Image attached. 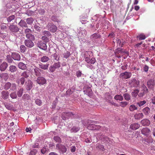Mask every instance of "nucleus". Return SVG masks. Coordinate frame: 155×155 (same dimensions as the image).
I'll list each match as a JSON object with an SVG mask.
<instances>
[{"label":"nucleus","mask_w":155,"mask_h":155,"mask_svg":"<svg viewBox=\"0 0 155 155\" xmlns=\"http://www.w3.org/2000/svg\"><path fill=\"white\" fill-rule=\"evenodd\" d=\"M91 54V52L90 51H86L84 54V58L85 61L89 64H94L95 62V59L94 58H91L90 54Z\"/></svg>","instance_id":"1"},{"label":"nucleus","mask_w":155,"mask_h":155,"mask_svg":"<svg viewBox=\"0 0 155 155\" xmlns=\"http://www.w3.org/2000/svg\"><path fill=\"white\" fill-rule=\"evenodd\" d=\"M10 32L14 35H15L19 30V28L16 25L11 24L8 26Z\"/></svg>","instance_id":"2"},{"label":"nucleus","mask_w":155,"mask_h":155,"mask_svg":"<svg viewBox=\"0 0 155 155\" xmlns=\"http://www.w3.org/2000/svg\"><path fill=\"white\" fill-rule=\"evenodd\" d=\"M61 67V63L58 62L55 63L53 65L50 66L49 68L50 72H54L56 69L58 70Z\"/></svg>","instance_id":"3"},{"label":"nucleus","mask_w":155,"mask_h":155,"mask_svg":"<svg viewBox=\"0 0 155 155\" xmlns=\"http://www.w3.org/2000/svg\"><path fill=\"white\" fill-rule=\"evenodd\" d=\"M56 148L59 150L62 153L66 152L67 151V148L65 146L60 144H57L56 145Z\"/></svg>","instance_id":"4"},{"label":"nucleus","mask_w":155,"mask_h":155,"mask_svg":"<svg viewBox=\"0 0 155 155\" xmlns=\"http://www.w3.org/2000/svg\"><path fill=\"white\" fill-rule=\"evenodd\" d=\"M37 46L43 50H45L47 49V46L46 44L42 41H38L37 44Z\"/></svg>","instance_id":"5"},{"label":"nucleus","mask_w":155,"mask_h":155,"mask_svg":"<svg viewBox=\"0 0 155 155\" xmlns=\"http://www.w3.org/2000/svg\"><path fill=\"white\" fill-rule=\"evenodd\" d=\"M62 116L64 117L63 119L65 120L66 118L68 119L70 117H72L74 114L71 112L67 111L64 112L62 113Z\"/></svg>","instance_id":"6"},{"label":"nucleus","mask_w":155,"mask_h":155,"mask_svg":"<svg viewBox=\"0 0 155 155\" xmlns=\"http://www.w3.org/2000/svg\"><path fill=\"white\" fill-rule=\"evenodd\" d=\"M87 128L90 130H98L101 128L100 125H96L93 124H88L87 125Z\"/></svg>","instance_id":"7"},{"label":"nucleus","mask_w":155,"mask_h":155,"mask_svg":"<svg viewBox=\"0 0 155 155\" xmlns=\"http://www.w3.org/2000/svg\"><path fill=\"white\" fill-rule=\"evenodd\" d=\"M32 41H33L31 40H25L24 41L25 45L28 48H31L32 47L34 46V43Z\"/></svg>","instance_id":"8"},{"label":"nucleus","mask_w":155,"mask_h":155,"mask_svg":"<svg viewBox=\"0 0 155 155\" xmlns=\"http://www.w3.org/2000/svg\"><path fill=\"white\" fill-rule=\"evenodd\" d=\"M36 81L38 84L43 85L46 83L47 81L44 77H40L38 78Z\"/></svg>","instance_id":"9"},{"label":"nucleus","mask_w":155,"mask_h":155,"mask_svg":"<svg viewBox=\"0 0 155 155\" xmlns=\"http://www.w3.org/2000/svg\"><path fill=\"white\" fill-rule=\"evenodd\" d=\"M48 27V30L51 32H55L57 30V27L52 24H49Z\"/></svg>","instance_id":"10"},{"label":"nucleus","mask_w":155,"mask_h":155,"mask_svg":"<svg viewBox=\"0 0 155 155\" xmlns=\"http://www.w3.org/2000/svg\"><path fill=\"white\" fill-rule=\"evenodd\" d=\"M131 76V73L128 72H125L122 73L120 74V76L122 78L128 79Z\"/></svg>","instance_id":"11"},{"label":"nucleus","mask_w":155,"mask_h":155,"mask_svg":"<svg viewBox=\"0 0 155 155\" xmlns=\"http://www.w3.org/2000/svg\"><path fill=\"white\" fill-rule=\"evenodd\" d=\"M11 57L13 59L15 60L20 61L21 59L20 55L19 53L17 52L12 53Z\"/></svg>","instance_id":"12"},{"label":"nucleus","mask_w":155,"mask_h":155,"mask_svg":"<svg viewBox=\"0 0 155 155\" xmlns=\"http://www.w3.org/2000/svg\"><path fill=\"white\" fill-rule=\"evenodd\" d=\"M155 85L154 80L153 79H150L147 82V85L149 88H153Z\"/></svg>","instance_id":"13"},{"label":"nucleus","mask_w":155,"mask_h":155,"mask_svg":"<svg viewBox=\"0 0 155 155\" xmlns=\"http://www.w3.org/2000/svg\"><path fill=\"white\" fill-rule=\"evenodd\" d=\"M1 95L2 98L5 100L8 97L9 92L7 91H3L1 92Z\"/></svg>","instance_id":"14"},{"label":"nucleus","mask_w":155,"mask_h":155,"mask_svg":"<svg viewBox=\"0 0 155 155\" xmlns=\"http://www.w3.org/2000/svg\"><path fill=\"white\" fill-rule=\"evenodd\" d=\"M18 67L19 68L23 70H25L27 68L26 65L22 62H20L18 63Z\"/></svg>","instance_id":"15"},{"label":"nucleus","mask_w":155,"mask_h":155,"mask_svg":"<svg viewBox=\"0 0 155 155\" xmlns=\"http://www.w3.org/2000/svg\"><path fill=\"white\" fill-rule=\"evenodd\" d=\"M150 130L147 127L143 128L141 130L142 133L145 135H148L150 133Z\"/></svg>","instance_id":"16"},{"label":"nucleus","mask_w":155,"mask_h":155,"mask_svg":"<svg viewBox=\"0 0 155 155\" xmlns=\"http://www.w3.org/2000/svg\"><path fill=\"white\" fill-rule=\"evenodd\" d=\"M141 123L143 126H147L150 124V122L148 119H143L141 121Z\"/></svg>","instance_id":"17"},{"label":"nucleus","mask_w":155,"mask_h":155,"mask_svg":"<svg viewBox=\"0 0 155 155\" xmlns=\"http://www.w3.org/2000/svg\"><path fill=\"white\" fill-rule=\"evenodd\" d=\"M84 91L89 97H91L93 95V92L90 87L87 88Z\"/></svg>","instance_id":"18"},{"label":"nucleus","mask_w":155,"mask_h":155,"mask_svg":"<svg viewBox=\"0 0 155 155\" xmlns=\"http://www.w3.org/2000/svg\"><path fill=\"white\" fill-rule=\"evenodd\" d=\"M8 66V64L5 62H3L0 65V70L1 71H5Z\"/></svg>","instance_id":"19"},{"label":"nucleus","mask_w":155,"mask_h":155,"mask_svg":"<svg viewBox=\"0 0 155 155\" xmlns=\"http://www.w3.org/2000/svg\"><path fill=\"white\" fill-rule=\"evenodd\" d=\"M18 24L22 28H27L28 27L26 21H25L24 20H21Z\"/></svg>","instance_id":"20"},{"label":"nucleus","mask_w":155,"mask_h":155,"mask_svg":"<svg viewBox=\"0 0 155 155\" xmlns=\"http://www.w3.org/2000/svg\"><path fill=\"white\" fill-rule=\"evenodd\" d=\"M39 71L41 72L43 71L42 70H39V68L37 67L34 69V74L36 76H39L41 75V73Z\"/></svg>","instance_id":"21"},{"label":"nucleus","mask_w":155,"mask_h":155,"mask_svg":"<svg viewBox=\"0 0 155 155\" xmlns=\"http://www.w3.org/2000/svg\"><path fill=\"white\" fill-rule=\"evenodd\" d=\"M96 147L99 150L104 151L105 150L104 147L103 145L100 143H97L96 145Z\"/></svg>","instance_id":"22"},{"label":"nucleus","mask_w":155,"mask_h":155,"mask_svg":"<svg viewBox=\"0 0 155 155\" xmlns=\"http://www.w3.org/2000/svg\"><path fill=\"white\" fill-rule=\"evenodd\" d=\"M39 67L41 69L45 70L48 69L49 64H39Z\"/></svg>","instance_id":"23"},{"label":"nucleus","mask_w":155,"mask_h":155,"mask_svg":"<svg viewBox=\"0 0 155 155\" xmlns=\"http://www.w3.org/2000/svg\"><path fill=\"white\" fill-rule=\"evenodd\" d=\"M100 139L104 143H106L109 140V138L107 137V136H105L104 135H101V137H100Z\"/></svg>","instance_id":"24"},{"label":"nucleus","mask_w":155,"mask_h":155,"mask_svg":"<svg viewBox=\"0 0 155 155\" xmlns=\"http://www.w3.org/2000/svg\"><path fill=\"white\" fill-rule=\"evenodd\" d=\"M26 37L29 40H33V41H34L35 40V36L31 34V33H29L28 34L26 35Z\"/></svg>","instance_id":"25"},{"label":"nucleus","mask_w":155,"mask_h":155,"mask_svg":"<svg viewBox=\"0 0 155 155\" xmlns=\"http://www.w3.org/2000/svg\"><path fill=\"white\" fill-rule=\"evenodd\" d=\"M9 71L12 73L15 72L17 70V68L16 66L11 65L9 67Z\"/></svg>","instance_id":"26"},{"label":"nucleus","mask_w":155,"mask_h":155,"mask_svg":"<svg viewBox=\"0 0 155 155\" xmlns=\"http://www.w3.org/2000/svg\"><path fill=\"white\" fill-rule=\"evenodd\" d=\"M21 76L22 77H24V78H27L29 76V72L26 71H24L21 73Z\"/></svg>","instance_id":"27"},{"label":"nucleus","mask_w":155,"mask_h":155,"mask_svg":"<svg viewBox=\"0 0 155 155\" xmlns=\"http://www.w3.org/2000/svg\"><path fill=\"white\" fill-rule=\"evenodd\" d=\"M114 98L117 100H119L120 101H122L123 100V96L121 95H116L115 96Z\"/></svg>","instance_id":"28"},{"label":"nucleus","mask_w":155,"mask_h":155,"mask_svg":"<svg viewBox=\"0 0 155 155\" xmlns=\"http://www.w3.org/2000/svg\"><path fill=\"white\" fill-rule=\"evenodd\" d=\"M25 21L27 24L31 25L34 20L32 18L30 17L25 19Z\"/></svg>","instance_id":"29"},{"label":"nucleus","mask_w":155,"mask_h":155,"mask_svg":"<svg viewBox=\"0 0 155 155\" xmlns=\"http://www.w3.org/2000/svg\"><path fill=\"white\" fill-rule=\"evenodd\" d=\"M49 60V58L46 56H44L41 58V61L43 62H45L48 61Z\"/></svg>","instance_id":"30"},{"label":"nucleus","mask_w":155,"mask_h":155,"mask_svg":"<svg viewBox=\"0 0 155 155\" xmlns=\"http://www.w3.org/2000/svg\"><path fill=\"white\" fill-rule=\"evenodd\" d=\"M42 35L47 37H49L51 36V33L48 31H44L42 32Z\"/></svg>","instance_id":"31"},{"label":"nucleus","mask_w":155,"mask_h":155,"mask_svg":"<svg viewBox=\"0 0 155 155\" xmlns=\"http://www.w3.org/2000/svg\"><path fill=\"white\" fill-rule=\"evenodd\" d=\"M141 91L145 94L147 93L148 92V90L147 87L144 85H143L141 88Z\"/></svg>","instance_id":"32"},{"label":"nucleus","mask_w":155,"mask_h":155,"mask_svg":"<svg viewBox=\"0 0 155 155\" xmlns=\"http://www.w3.org/2000/svg\"><path fill=\"white\" fill-rule=\"evenodd\" d=\"M1 77L4 80H7L8 78V75L6 73H4L0 75Z\"/></svg>","instance_id":"33"},{"label":"nucleus","mask_w":155,"mask_h":155,"mask_svg":"<svg viewBox=\"0 0 155 155\" xmlns=\"http://www.w3.org/2000/svg\"><path fill=\"white\" fill-rule=\"evenodd\" d=\"M20 50L21 53H24L27 50V48L24 45H21L20 47Z\"/></svg>","instance_id":"34"},{"label":"nucleus","mask_w":155,"mask_h":155,"mask_svg":"<svg viewBox=\"0 0 155 155\" xmlns=\"http://www.w3.org/2000/svg\"><path fill=\"white\" fill-rule=\"evenodd\" d=\"M11 84L9 82H7L5 84L4 86V88L5 90H8L10 88L11 86Z\"/></svg>","instance_id":"35"},{"label":"nucleus","mask_w":155,"mask_h":155,"mask_svg":"<svg viewBox=\"0 0 155 155\" xmlns=\"http://www.w3.org/2000/svg\"><path fill=\"white\" fill-rule=\"evenodd\" d=\"M123 96L125 99L127 101H128L130 99V95L127 93H126L123 94Z\"/></svg>","instance_id":"36"},{"label":"nucleus","mask_w":155,"mask_h":155,"mask_svg":"<svg viewBox=\"0 0 155 155\" xmlns=\"http://www.w3.org/2000/svg\"><path fill=\"white\" fill-rule=\"evenodd\" d=\"M23 89L22 88L20 89L17 92V95L19 97L22 96L23 93Z\"/></svg>","instance_id":"37"},{"label":"nucleus","mask_w":155,"mask_h":155,"mask_svg":"<svg viewBox=\"0 0 155 155\" xmlns=\"http://www.w3.org/2000/svg\"><path fill=\"white\" fill-rule=\"evenodd\" d=\"M4 105L6 108L8 110H11L13 108V106L11 104L6 103Z\"/></svg>","instance_id":"38"},{"label":"nucleus","mask_w":155,"mask_h":155,"mask_svg":"<svg viewBox=\"0 0 155 155\" xmlns=\"http://www.w3.org/2000/svg\"><path fill=\"white\" fill-rule=\"evenodd\" d=\"M79 130V128L77 127H74L71 129V132H76Z\"/></svg>","instance_id":"39"},{"label":"nucleus","mask_w":155,"mask_h":155,"mask_svg":"<svg viewBox=\"0 0 155 155\" xmlns=\"http://www.w3.org/2000/svg\"><path fill=\"white\" fill-rule=\"evenodd\" d=\"M10 90L11 91H14L16 90V85L14 83L11 84V86L10 87Z\"/></svg>","instance_id":"40"},{"label":"nucleus","mask_w":155,"mask_h":155,"mask_svg":"<svg viewBox=\"0 0 155 155\" xmlns=\"http://www.w3.org/2000/svg\"><path fill=\"white\" fill-rule=\"evenodd\" d=\"M137 37L139 38V40H144L146 38L145 35L143 34H140L138 36H137Z\"/></svg>","instance_id":"41"},{"label":"nucleus","mask_w":155,"mask_h":155,"mask_svg":"<svg viewBox=\"0 0 155 155\" xmlns=\"http://www.w3.org/2000/svg\"><path fill=\"white\" fill-rule=\"evenodd\" d=\"M128 104V103L126 101L121 102L120 103V106L122 107H125Z\"/></svg>","instance_id":"42"},{"label":"nucleus","mask_w":155,"mask_h":155,"mask_svg":"<svg viewBox=\"0 0 155 155\" xmlns=\"http://www.w3.org/2000/svg\"><path fill=\"white\" fill-rule=\"evenodd\" d=\"M10 96L12 99H16L17 97V95L15 92L11 93L10 94Z\"/></svg>","instance_id":"43"},{"label":"nucleus","mask_w":155,"mask_h":155,"mask_svg":"<svg viewBox=\"0 0 155 155\" xmlns=\"http://www.w3.org/2000/svg\"><path fill=\"white\" fill-rule=\"evenodd\" d=\"M53 139L56 142L59 143L61 142V138L57 136H54V137Z\"/></svg>","instance_id":"44"},{"label":"nucleus","mask_w":155,"mask_h":155,"mask_svg":"<svg viewBox=\"0 0 155 155\" xmlns=\"http://www.w3.org/2000/svg\"><path fill=\"white\" fill-rule=\"evenodd\" d=\"M15 16L14 15H12L8 17L7 18V20L8 22H10L12 20L14 19Z\"/></svg>","instance_id":"45"},{"label":"nucleus","mask_w":155,"mask_h":155,"mask_svg":"<svg viewBox=\"0 0 155 155\" xmlns=\"http://www.w3.org/2000/svg\"><path fill=\"white\" fill-rule=\"evenodd\" d=\"M48 37L45 36H43L41 37V39L42 40L44 41L45 43L48 42L49 41V39L48 38Z\"/></svg>","instance_id":"46"},{"label":"nucleus","mask_w":155,"mask_h":155,"mask_svg":"<svg viewBox=\"0 0 155 155\" xmlns=\"http://www.w3.org/2000/svg\"><path fill=\"white\" fill-rule=\"evenodd\" d=\"M143 112L146 114H147L150 112V109L147 107H146L143 110Z\"/></svg>","instance_id":"47"},{"label":"nucleus","mask_w":155,"mask_h":155,"mask_svg":"<svg viewBox=\"0 0 155 155\" xmlns=\"http://www.w3.org/2000/svg\"><path fill=\"white\" fill-rule=\"evenodd\" d=\"M6 58L7 61L9 63H12L13 61V60L10 55H7L6 57Z\"/></svg>","instance_id":"48"},{"label":"nucleus","mask_w":155,"mask_h":155,"mask_svg":"<svg viewBox=\"0 0 155 155\" xmlns=\"http://www.w3.org/2000/svg\"><path fill=\"white\" fill-rule=\"evenodd\" d=\"M51 19L53 21H56L58 22H60V21L58 19L57 17L53 15L52 16Z\"/></svg>","instance_id":"49"},{"label":"nucleus","mask_w":155,"mask_h":155,"mask_svg":"<svg viewBox=\"0 0 155 155\" xmlns=\"http://www.w3.org/2000/svg\"><path fill=\"white\" fill-rule=\"evenodd\" d=\"M146 103V101L145 100H143L142 101H141L138 102L137 103V104L138 105L139 107H141L144 104H145Z\"/></svg>","instance_id":"50"},{"label":"nucleus","mask_w":155,"mask_h":155,"mask_svg":"<svg viewBox=\"0 0 155 155\" xmlns=\"http://www.w3.org/2000/svg\"><path fill=\"white\" fill-rule=\"evenodd\" d=\"M71 54L69 52L67 51L64 54V57L66 58H67Z\"/></svg>","instance_id":"51"},{"label":"nucleus","mask_w":155,"mask_h":155,"mask_svg":"<svg viewBox=\"0 0 155 155\" xmlns=\"http://www.w3.org/2000/svg\"><path fill=\"white\" fill-rule=\"evenodd\" d=\"M31 30L28 28H27L25 30V33L26 35L31 33Z\"/></svg>","instance_id":"52"},{"label":"nucleus","mask_w":155,"mask_h":155,"mask_svg":"<svg viewBox=\"0 0 155 155\" xmlns=\"http://www.w3.org/2000/svg\"><path fill=\"white\" fill-rule=\"evenodd\" d=\"M35 102L36 104L39 106H41L42 104V102L39 99H37L36 100Z\"/></svg>","instance_id":"53"},{"label":"nucleus","mask_w":155,"mask_h":155,"mask_svg":"<svg viewBox=\"0 0 155 155\" xmlns=\"http://www.w3.org/2000/svg\"><path fill=\"white\" fill-rule=\"evenodd\" d=\"M143 116V114L142 113H139L136 114V119H140L141 118H142Z\"/></svg>","instance_id":"54"},{"label":"nucleus","mask_w":155,"mask_h":155,"mask_svg":"<svg viewBox=\"0 0 155 155\" xmlns=\"http://www.w3.org/2000/svg\"><path fill=\"white\" fill-rule=\"evenodd\" d=\"M136 109V107L134 105H130L129 107V110L130 111H133Z\"/></svg>","instance_id":"55"},{"label":"nucleus","mask_w":155,"mask_h":155,"mask_svg":"<svg viewBox=\"0 0 155 155\" xmlns=\"http://www.w3.org/2000/svg\"><path fill=\"white\" fill-rule=\"evenodd\" d=\"M17 126L16 125H15L13 127V128H12V131H13V132L14 131V132H16L17 131ZM13 134L14 135H15L16 134V133L14 132L13 133Z\"/></svg>","instance_id":"56"},{"label":"nucleus","mask_w":155,"mask_h":155,"mask_svg":"<svg viewBox=\"0 0 155 155\" xmlns=\"http://www.w3.org/2000/svg\"><path fill=\"white\" fill-rule=\"evenodd\" d=\"M25 81V78L24 77L21 78L19 81L21 85H23L24 84Z\"/></svg>","instance_id":"57"},{"label":"nucleus","mask_w":155,"mask_h":155,"mask_svg":"<svg viewBox=\"0 0 155 155\" xmlns=\"http://www.w3.org/2000/svg\"><path fill=\"white\" fill-rule=\"evenodd\" d=\"M76 76L77 77L79 78L81 76V75L82 74L81 71H78L76 72Z\"/></svg>","instance_id":"58"},{"label":"nucleus","mask_w":155,"mask_h":155,"mask_svg":"<svg viewBox=\"0 0 155 155\" xmlns=\"http://www.w3.org/2000/svg\"><path fill=\"white\" fill-rule=\"evenodd\" d=\"M123 51L124 50L120 48H118L117 49V52L118 53L122 54L123 53Z\"/></svg>","instance_id":"59"},{"label":"nucleus","mask_w":155,"mask_h":155,"mask_svg":"<svg viewBox=\"0 0 155 155\" xmlns=\"http://www.w3.org/2000/svg\"><path fill=\"white\" fill-rule=\"evenodd\" d=\"M130 127L133 130H136V124H132L130 126Z\"/></svg>","instance_id":"60"},{"label":"nucleus","mask_w":155,"mask_h":155,"mask_svg":"<svg viewBox=\"0 0 155 155\" xmlns=\"http://www.w3.org/2000/svg\"><path fill=\"white\" fill-rule=\"evenodd\" d=\"M47 150L46 149L45 147H43L41 150V152L42 154H44Z\"/></svg>","instance_id":"61"},{"label":"nucleus","mask_w":155,"mask_h":155,"mask_svg":"<svg viewBox=\"0 0 155 155\" xmlns=\"http://www.w3.org/2000/svg\"><path fill=\"white\" fill-rule=\"evenodd\" d=\"M71 148V151L72 152H74L75 151L76 147L74 146H72Z\"/></svg>","instance_id":"62"},{"label":"nucleus","mask_w":155,"mask_h":155,"mask_svg":"<svg viewBox=\"0 0 155 155\" xmlns=\"http://www.w3.org/2000/svg\"><path fill=\"white\" fill-rule=\"evenodd\" d=\"M151 102L153 104H155V96L153 97L151 99Z\"/></svg>","instance_id":"63"},{"label":"nucleus","mask_w":155,"mask_h":155,"mask_svg":"<svg viewBox=\"0 0 155 155\" xmlns=\"http://www.w3.org/2000/svg\"><path fill=\"white\" fill-rule=\"evenodd\" d=\"M148 69H149V67H148L146 65H145L144 67V71L146 72H147L148 70Z\"/></svg>","instance_id":"64"}]
</instances>
